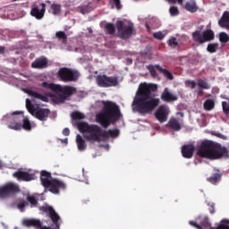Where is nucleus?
<instances>
[{
	"label": "nucleus",
	"mask_w": 229,
	"mask_h": 229,
	"mask_svg": "<svg viewBox=\"0 0 229 229\" xmlns=\"http://www.w3.org/2000/svg\"><path fill=\"white\" fill-rule=\"evenodd\" d=\"M77 127L81 133H83L84 139L89 142H101L107 139H115L119 137L118 129L105 131L97 124H89L87 122H81L77 123Z\"/></svg>",
	"instance_id": "1"
},
{
	"label": "nucleus",
	"mask_w": 229,
	"mask_h": 229,
	"mask_svg": "<svg viewBox=\"0 0 229 229\" xmlns=\"http://www.w3.org/2000/svg\"><path fill=\"white\" fill-rule=\"evenodd\" d=\"M197 155L201 158H208V160L229 158V152L226 147H223L221 144L208 140H204L200 143Z\"/></svg>",
	"instance_id": "2"
},
{
	"label": "nucleus",
	"mask_w": 229,
	"mask_h": 229,
	"mask_svg": "<svg viewBox=\"0 0 229 229\" xmlns=\"http://www.w3.org/2000/svg\"><path fill=\"white\" fill-rule=\"evenodd\" d=\"M123 114L119 106L114 102L107 101L104 103L103 111L96 115V120L102 128H108L111 123H117Z\"/></svg>",
	"instance_id": "3"
},
{
	"label": "nucleus",
	"mask_w": 229,
	"mask_h": 229,
	"mask_svg": "<svg viewBox=\"0 0 229 229\" xmlns=\"http://www.w3.org/2000/svg\"><path fill=\"white\" fill-rule=\"evenodd\" d=\"M41 87L43 89H47L48 90H52V92H55V94H62L65 97L66 99H69L71 96L76 94V88L72 86H60L55 83L42 82Z\"/></svg>",
	"instance_id": "4"
},
{
	"label": "nucleus",
	"mask_w": 229,
	"mask_h": 229,
	"mask_svg": "<svg viewBox=\"0 0 229 229\" xmlns=\"http://www.w3.org/2000/svg\"><path fill=\"white\" fill-rule=\"evenodd\" d=\"M116 29L118 31V37L123 40H128V38L133 35V31H135L133 23L123 22L121 20L116 21Z\"/></svg>",
	"instance_id": "5"
},
{
	"label": "nucleus",
	"mask_w": 229,
	"mask_h": 229,
	"mask_svg": "<svg viewBox=\"0 0 229 229\" xmlns=\"http://www.w3.org/2000/svg\"><path fill=\"white\" fill-rule=\"evenodd\" d=\"M131 109L133 112L144 114V82H141L138 88L131 104Z\"/></svg>",
	"instance_id": "6"
},
{
	"label": "nucleus",
	"mask_w": 229,
	"mask_h": 229,
	"mask_svg": "<svg viewBox=\"0 0 229 229\" xmlns=\"http://www.w3.org/2000/svg\"><path fill=\"white\" fill-rule=\"evenodd\" d=\"M57 77L60 81L69 83L70 81H78L80 78V72L71 68L63 67L57 72Z\"/></svg>",
	"instance_id": "7"
},
{
	"label": "nucleus",
	"mask_w": 229,
	"mask_h": 229,
	"mask_svg": "<svg viewBox=\"0 0 229 229\" xmlns=\"http://www.w3.org/2000/svg\"><path fill=\"white\" fill-rule=\"evenodd\" d=\"M193 42L197 44H205V42H211L216 38V34L212 30H206L203 32L200 30H195L191 34Z\"/></svg>",
	"instance_id": "8"
},
{
	"label": "nucleus",
	"mask_w": 229,
	"mask_h": 229,
	"mask_svg": "<svg viewBox=\"0 0 229 229\" xmlns=\"http://www.w3.org/2000/svg\"><path fill=\"white\" fill-rule=\"evenodd\" d=\"M96 81L98 87H102L104 89L119 86L118 76H107L106 74H100L97 76Z\"/></svg>",
	"instance_id": "9"
},
{
	"label": "nucleus",
	"mask_w": 229,
	"mask_h": 229,
	"mask_svg": "<svg viewBox=\"0 0 229 229\" xmlns=\"http://www.w3.org/2000/svg\"><path fill=\"white\" fill-rule=\"evenodd\" d=\"M18 192H21V188L15 182H7L0 187V199H5V198H11L15 196Z\"/></svg>",
	"instance_id": "10"
},
{
	"label": "nucleus",
	"mask_w": 229,
	"mask_h": 229,
	"mask_svg": "<svg viewBox=\"0 0 229 229\" xmlns=\"http://www.w3.org/2000/svg\"><path fill=\"white\" fill-rule=\"evenodd\" d=\"M40 210L48 214V217H50L52 223L55 225V227L53 229H60L62 219L60 218V216L57 215L56 211H55V208H53V207L43 206L40 208Z\"/></svg>",
	"instance_id": "11"
},
{
	"label": "nucleus",
	"mask_w": 229,
	"mask_h": 229,
	"mask_svg": "<svg viewBox=\"0 0 229 229\" xmlns=\"http://www.w3.org/2000/svg\"><path fill=\"white\" fill-rule=\"evenodd\" d=\"M19 114H23L22 112H13L12 114H6L4 116L5 119H9V124L8 128L10 130H22V123H21V117L19 116Z\"/></svg>",
	"instance_id": "12"
},
{
	"label": "nucleus",
	"mask_w": 229,
	"mask_h": 229,
	"mask_svg": "<svg viewBox=\"0 0 229 229\" xmlns=\"http://www.w3.org/2000/svg\"><path fill=\"white\" fill-rule=\"evenodd\" d=\"M160 105V98L154 97H144V114H151Z\"/></svg>",
	"instance_id": "13"
},
{
	"label": "nucleus",
	"mask_w": 229,
	"mask_h": 229,
	"mask_svg": "<svg viewBox=\"0 0 229 229\" xmlns=\"http://www.w3.org/2000/svg\"><path fill=\"white\" fill-rule=\"evenodd\" d=\"M154 115L159 123H165L167 117H169V107L165 105L159 106Z\"/></svg>",
	"instance_id": "14"
},
{
	"label": "nucleus",
	"mask_w": 229,
	"mask_h": 229,
	"mask_svg": "<svg viewBox=\"0 0 229 229\" xmlns=\"http://www.w3.org/2000/svg\"><path fill=\"white\" fill-rule=\"evenodd\" d=\"M67 185L63 181H60L59 179H52L50 182V186L47 189L52 194H60V191H65Z\"/></svg>",
	"instance_id": "15"
},
{
	"label": "nucleus",
	"mask_w": 229,
	"mask_h": 229,
	"mask_svg": "<svg viewBox=\"0 0 229 229\" xmlns=\"http://www.w3.org/2000/svg\"><path fill=\"white\" fill-rule=\"evenodd\" d=\"M13 176L14 178H17V180H21L22 182H31L32 180H35V174L23 172L21 169L14 172L13 174Z\"/></svg>",
	"instance_id": "16"
},
{
	"label": "nucleus",
	"mask_w": 229,
	"mask_h": 229,
	"mask_svg": "<svg viewBox=\"0 0 229 229\" xmlns=\"http://www.w3.org/2000/svg\"><path fill=\"white\" fill-rule=\"evenodd\" d=\"M53 176L51 175V173L43 170L40 173V182H41V185L45 188V189H48V187L51 186V182L53 181Z\"/></svg>",
	"instance_id": "17"
},
{
	"label": "nucleus",
	"mask_w": 229,
	"mask_h": 229,
	"mask_svg": "<svg viewBox=\"0 0 229 229\" xmlns=\"http://www.w3.org/2000/svg\"><path fill=\"white\" fill-rule=\"evenodd\" d=\"M49 114H51V110L47 108H36V111L34 113V115L36 119H38V121L46 122L49 118Z\"/></svg>",
	"instance_id": "18"
},
{
	"label": "nucleus",
	"mask_w": 229,
	"mask_h": 229,
	"mask_svg": "<svg viewBox=\"0 0 229 229\" xmlns=\"http://www.w3.org/2000/svg\"><path fill=\"white\" fill-rule=\"evenodd\" d=\"M196 147L193 144H186L182 147V155L183 158H192L194 157Z\"/></svg>",
	"instance_id": "19"
},
{
	"label": "nucleus",
	"mask_w": 229,
	"mask_h": 229,
	"mask_svg": "<svg viewBox=\"0 0 229 229\" xmlns=\"http://www.w3.org/2000/svg\"><path fill=\"white\" fill-rule=\"evenodd\" d=\"M23 226H34L38 229H51L46 225H42V222L38 219H24L22 222Z\"/></svg>",
	"instance_id": "20"
},
{
	"label": "nucleus",
	"mask_w": 229,
	"mask_h": 229,
	"mask_svg": "<svg viewBox=\"0 0 229 229\" xmlns=\"http://www.w3.org/2000/svg\"><path fill=\"white\" fill-rule=\"evenodd\" d=\"M49 62L46 57H38L32 64V69H47L48 67Z\"/></svg>",
	"instance_id": "21"
},
{
	"label": "nucleus",
	"mask_w": 229,
	"mask_h": 229,
	"mask_svg": "<svg viewBox=\"0 0 229 229\" xmlns=\"http://www.w3.org/2000/svg\"><path fill=\"white\" fill-rule=\"evenodd\" d=\"M158 90V85L155 83L144 82V98L152 97V92Z\"/></svg>",
	"instance_id": "22"
},
{
	"label": "nucleus",
	"mask_w": 229,
	"mask_h": 229,
	"mask_svg": "<svg viewBox=\"0 0 229 229\" xmlns=\"http://www.w3.org/2000/svg\"><path fill=\"white\" fill-rule=\"evenodd\" d=\"M161 99L165 103H171V101H178V97L173 95L171 92H169V89L165 88L161 94Z\"/></svg>",
	"instance_id": "23"
},
{
	"label": "nucleus",
	"mask_w": 229,
	"mask_h": 229,
	"mask_svg": "<svg viewBox=\"0 0 229 229\" xmlns=\"http://www.w3.org/2000/svg\"><path fill=\"white\" fill-rule=\"evenodd\" d=\"M41 6V10H39L38 7H34L31 9L30 15L35 17V19L40 20L44 17V13H46V4H42Z\"/></svg>",
	"instance_id": "24"
},
{
	"label": "nucleus",
	"mask_w": 229,
	"mask_h": 229,
	"mask_svg": "<svg viewBox=\"0 0 229 229\" xmlns=\"http://www.w3.org/2000/svg\"><path fill=\"white\" fill-rule=\"evenodd\" d=\"M218 26L229 30V12L225 11L220 20L218 21Z\"/></svg>",
	"instance_id": "25"
},
{
	"label": "nucleus",
	"mask_w": 229,
	"mask_h": 229,
	"mask_svg": "<svg viewBox=\"0 0 229 229\" xmlns=\"http://www.w3.org/2000/svg\"><path fill=\"white\" fill-rule=\"evenodd\" d=\"M27 94H29V96H31L32 98H35L36 99H39L40 101H44V103H47L49 102V98H47V95H42L37 91H33L31 89H29L27 91Z\"/></svg>",
	"instance_id": "26"
},
{
	"label": "nucleus",
	"mask_w": 229,
	"mask_h": 229,
	"mask_svg": "<svg viewBox=\"0 0 229 229\" xmlns=\"http://www.w3.org/2000/svg\"><path fill=\"white\" fill-rule=\"evenodd\" d=\"M168 128L174 130V131H180L182 130V124L176 118H171L167 123Z\"/></svg>",
	"instance_id": "27"
},
{
	"label": "nucleus",
	"mask_w": 229,
	"mask_h": 229,
	"mask_svg": "<svg viewBox=\"0 0 229 229\" xmlns=\"http://www.w3.org/2000/svg\"><path fill=\"white\" fill-rule=\"evenodd\" d=\"M184 8L187 12H190V13H196V12H198V4L195 0L186 2Z\"/></svg>",
	"instance_id": "28"
},
{
	"label": "nucleus",
	"mask_w": 229,
	"mask_h": 229,
	"mask_svg": "<svg viewBox=\"0 0 229 229\" xmlns=\"http://www.w3.org/2000/svg\"><path fill=\"white\" fill-rule=\"evenodd\" d=\"M222 176L223 174H221L219 170H216V172L213 174L210 177H208L207 180L208 182H209V183L216 185V183H219V182H221Z\"/></svg>",
	"instance_id": "29"
},
{
	"label": "nucleus",
	"mask_w": 229,
	"mask_h": 229,
	"mask_svg": "<svg viewBox=\"0 0 229 229\" xmlns=\"http://www.w3.org/2000/svg\"><path fill=\"white\" fill-rule=\"evenodd\" d=\"M157 71H158L160 74H163V76H165L166 80H170V81H173V80H174V76L171 72H169V70L163 68L162 66H157Z\"/></svg>",
	"instance_id": "30"
},
{
	"label": "nucleus",
	"mask_w": 229,
	"mask_h": 229,
	"mask_svg": "<svg viewBox=\"0 0 229 229\" xmlns=\"http://www.w3.org/2000/svg\"><path fill=\"white\" fill-rule=\"evenodd\" d=\"M76 144L79 151H85V149H87V143L85 142V140H83V137H81L80 134H77L76 136Z\"/></svg>",
	"instance_id": "31"
},
{
	"label": "nucleus",
	"mask_w": 229,
	"mask_h": 229,
	"mask_svg": "<svg viewBox=\"0 0 229 229\" xmlns=\"http://www.w3.org/2000/svg\"><path fill=\"white\" fill-rule=\"evenodd\" d=\"M216 106V102H214L213 99H207L204 102V109H206L208 112H210V110H214Z\"/></svg>",
	"instance_id": "32"
},
{
	"label": "nucleus",
	"mask_w": 229,
	"mask_h": 229,
	"mask_svg": "<svg viewBox=\"0 0 229 229\" xmlns=\"http://www.w3.org/2000/svg\"><path fill=\"white\" fill-rule=\"evenodd\" d=\"M50 10L53 15H59L60 12H62V5L60 4H52Z\"/></svg>",
	"instance_id": "33"
},
{
	"label": "nucleus",
	"mask_w": 229,
	"mask_h": 229,
	"mask_svg": "<svg viewBox=\"0 0 229 229\" xmlns=\"http://www.w3.org/2000/svg\"><path fill=\"white\" fill-rule=\"evenodd\" d=\"M105 30L107 35H114L115 34V25L114 23H106L105 25Z\"/></svg>",
	"instance_id": "34"
},
{
	"label": "nucleus",
	"mask_w": 229,
	"mask_h": 229,
	"mask_svg": "<svg viewBox=\"0 0 229 229\" xmlns=\"http://www.w3.org/2000/svg\"><path fill=\"white\" fill-rule=\"evenodd\" d=\"M210 229H229V220L223 219L216 227H211Z\"/></svg>",
	"instance_id": "35"
},
{
	"label": "nucleus",
	"mask_w": 229,
	"mask_h": 229,
	"mask_svg": "<svg viewBox=\"0 0 229 229\" xmlns=\"http://www.w3.org/2000/svg\"><path fill=\"white\" fill-rule=\"evenodd\" d=\"M160 66L159 64H150L148 66H147V69L149 71L150 76H152V78H157V76H158V73H157V67Z\"/></svg>",
	"instance_id": "36"
},
{
	"label": "nucleus",
	"mask_w": 229,
	"mask_h": 229,
	"mask_svg": "<svg viewBox=\"0 0 229 229\" xmlns=\"http://www.w3.org/2000/svg\"><path fill=\"white\" fill-rule=\"evenodd\" d=\"M198 87H199V89H202L204 90H208L210 89V84H208V82H207V81L201 80L199 79L197 82Z\"/></svg>",
	"instance_id": "37"
},
{
	"label": "nucleus",
	"mask_w": 229,
	"mask_h": 229,
	"mask_svg": "<svg viewBox=\"0 0 229 229\" xmlns=\"http://www.w3.org/2000/svg\"><path fill=\"white\" fill-rule=\"evenodd\" d=\"M26 108L28 112L32 114H35V112L37 111V108H35V106L31 104V100H30L29 98L26 99Z\"/></svg>",
	"instance_id": "38"
},
{
	"label": "nucleus",
	"mask_w": 229,
	"mask_h": 229,
	"mask_svg": "<svg viewBox=\"0 0 229 229\" xmlns=\"http://www.w3.org/2000/svg\"><path fill=\"white\" fill-rule=\"evenodd\" d=\"M219 47V43H209L207 47L208 53H216Z\"/></svg>",
	"instance_id": "39"
},
{
	"label": "nucleus",
	"mask_w": 229,
	"mask_h": 229,
	"mask_svg": "<svg viewBox=\"0 0 229 229\" xmlns=\"http://www.w3.org/2000/svg\"><path fill=\"white\" fill-rule=\"evenodd\" d=\"M55 37L59 39L62 40L63 44H65L67 42V34L64 31H57L55 33Z\"/></svg>",
	"instance_id": "40"
},
{
	"label": "nucleus",
	"mask_w": 229,
	"mask_h": 229,
	"mask_svg": "<svg viewBox=\"0 0 229 229\" xmlns=\"http://www.w3.org/2000/svg\"><path fill=\"white\" fill-rule=\"evenodd\" d=\"M219 41L221 44H228L229 42V36L226 32H220L219 33Z\"/></svg>",
	"instance_id": "41"
},
{
	"label": "nucleus",
	"mask_w": 229,
	"mask_h": 229,
	"mask_svg": "<svg viewBox=\"0 0 229 229\" xmlns=\"http://www.w3.org/2000/svg\"><path fill=\"white\" fill-rule=\"evenodd\" d=\"M21 128H23V130H27V131H30V130H31V123H30V119L28 118L23 119V123L21 124Z\"/></svg>",
	"instance_id": "42"
},
{
	"label": "nucleus",
	"mask_w": 229,
	"mask_h": 229,
	"mask_svg": "<svg viewBox=\"0 0 229 229\" xmlns=\"http://www.w3.org/2000/svg\"><path fill=\"white\" fill-rule=\"evenodd\" d=\"M169 13L172 17H176V15H180V10H178V7L174 5L170 7Z\"/></svg>",
	"instance_id": "43"
},
{
	"label": "nucleus",
	"mask_w": 229,
	"mask_h": 229,
	"mask_svg": "<svg viewBox=\"0 0 229 229\" xmlns=\"http://www.w3.org/2000/svg\"><path fill=\"white\" fill-rule=\"evenodd\" d=\"M84 117H85V114H83L81 112L74 111L73 113H72V118L73 120L83 119Z\"/></svg>",
	"instance_id": "44"
},
{
	"label": "nucleus",
	"mask_w": 229,
	"mask_h": 229,
	"mask_svg": "<svg viewBox=\"0 0 229 229\" xmlns=\"http://www.w3.org/2000/svg\"><path fill=\"white\" fill-rule=\"evenodd\" d=\"M167 43L170 47H177L178 39L176 38H171L170 39H168Z\"/></svg>",
	"instance_id": "45"
},
{
	"label": "nucleus",
	"mask_w": 229,
	"mask_h": 229,
	"mask_svg": "<svg viewBox=\"0 0 229 229\" xmlns=\"http://www.w3.org/2000/svg\"><path fill=\"white\" fill-rule=\"evenodd\" d=\"M27 199H28L29 203H30L31 207H37V204L38 203V201L37 200V199L34 196H28Z\"/></svg>",
	"instance_id": "46"
},
{
	"label": "nucleus",
	"mask_w": 229,
	"mask_h": 229,
	"mask_svg": "<svg viewBox=\"0 0 229 229\" xmlns=\"http://www.w3.org/2000/svg\"><path fill=\"white\" fill-rule=\"evenodd\" d=\"M222 108L223 112L225 114V115H229V104L226 101L222 102Z\"/></svg>",
	"instance_id": "47"
},
{
	"label": "nucleus",
	"mask_w": 229,
	"mask_h": 229,
	"mask_svg": "<svg viewBox=\"0 0 229 229\" xmlns=\"http://www.w3.org/2000/svg\"><path fill=\"white\" fill-rule=\"evenodd\" d=\"M56 101L57 103H65V101H67V98L62 93H57Z\"/></svg>",
	"instance_id": "48"
},
{
	"label": "nucleus",
	"mask_w": 229,
	"mask_h": 229,
	"mask_svg": "<svg viewBox=\"0 0 229 229\" xmlns=\"http://www.w3.org/2000/svg\"><path fill=\"white\" fill-rule=\"evenodd\" d=\"M185 85L186 87H190V89H196L197 83L194 81H186Z\"/></svg>",
	"instance_id": "49"
},
{
	"label": "nucleus",
	"mask_w": 229,
	"mask_h": 229,
	"mask_svg": "<svg viewBox=\"0 0 229 229\" xmlns=\"http://www.w3.org/2000/svg\"><path fill=\"white\" fill-rule=\"evenodd\" d=\"M154 38H157V40H162L164 39V37H165V35H164L162 32L158 31V32H155L153 34Z\"/></svg>",
	"instance_id": "50"
},
{
	"label": "nucleus",
	"mask_w": 229,
	"mask_h": 229,
	"mask_svg": "<svg viewBox=\"0 0 229 229\" xmlns=\"http://www.w3.org/2000/svg\"><path fill=\"white\" fill-rule=\"evenodd\" d=\"M80 12L82 13V15H85L86 13H89V5H82L80 7Z\"/></svg>",
	"instance_id": "51"
},
{
	"label": "nucleus",
	"mask_w": 229,
	"mask_h": 229,
	"mask_svg": "<svg viewBox=\"0 0 229 229\" xmlns=\"http://www.w3.org/2000/svg\"><path fill=\"white\" fill-rule=\"evenodd\" d=\"M167 3H169V4H176L178 3V4H183V0H165Z\"/></svg>",
	"instance_id": "52"
},
{
	"label": "nucleus",
	"mask_w": 229,
	"mask_h": 229,
	"mask_svg": "<svg viewBox=\"0 0 229 229\" xmlns=\"http://www.w3.org/2000/svg\"><path fill=\"white\" fill-rule=\"evenodd\" d=\"M200 226H204V228H210V223H208V220L207 218H205L201 223H200Z\"/></svg>",
	"instance_id": "53"
},
{
	"label": "nucleus",
	"mask_w": 229,
	"mask_h": 229,
	"mask_svg": "<svg viewBox=\"0 0 229 229\" xmlns=\"http://www.w3.org/2000/svg\"><path fill=\"white\" fill-rule=\"evenodd\" d=\"M113 2L117 10H121V8H123V4H121V0H113Z\"/></svg>",
	"instance_id": "54"
},
{
	"label": "nucleus",
	"mask_w": 229,
	"mask_h": 229,
	"mask_svg": "<svg viewBox=\"0 0 229 229\" xmlns=\"http://www.w3.org/2000/svg\"><path fill=\"white\" fill-rule=\"evenodd\" d=\"M190 225H191V226H194V228L203 229V227H201V225H199L198 223H196L194 221H190Z\"/></svg>",
	"instance_id": "55"
},
{
	"label": "nucleus",
	"mask_w": 229,
	"mask_h": 229,
	"mask_svg": "<svg viewBox=\"0 0 229 229\" xmlns=\"http://www.w3.org/2000/svg\"><path fill=\"white\" fill-rule=\"evenodd\" d=\"M26 205H28V202L21 201V202L18 203V208H20V210H22L26 207Z\"/></svg>",
	"instance_id": "56"
},
{
	"label": "nucleus",
	"mask_w": 229,
	"mask_h": 229,
	"mask_svg": "<svg viewBox=\"0 0 229 229\" xmlns=\"http://www.w3.org/2000/svg\"><path fill=\"white\" fill-rule=\"evenodd\" d=\"M63 135H64L65 137H69V135H71V131L69 130V128H64L63 130Z\"/></svg>",
	"instance_id": "57"
},
{
	"label": "nucleus",
	"mask_w": 229,
	"mask_h": 229,
	"mask_svg": "<svg viewBox=\"0 0 229 229\" xmlns=\"http://www.w3.org/2000/svg\"><path fill=\"white\" fill-rule=\"evenodd\" d=\"M5 49L6 48L4 47H0V55H4Z\"/></svg>",
	"instance_id": "58"
},
{
	"label": "nucleus",
	"mask_w": 229,
	"mask_h": 229,
	"mask_svg": "<svg viewBox=\"0 0 229 229\" xmlns=\"http://www.w3.org/2000/svg\"><path fill=\"white\" fill-rule=\"evenodd\" d=\"M145 27H146L148 32V33H151V27H149V24L146 23V24H145Z\"/></svg>",
	"instance_id": "59"
},
{
	"label": "nucleus",
	"mask_w": 229,
	"mask_h": 229,
	"mask_svg": "<svg viewBox=\"0 0 229 229\" xmlns=\"http://www.w3.org/2000/svg\"><path fill=\"white\" fill-rule=\"evenodd\" d=\"M197 92L199 96H203V89H199Z\"/></svg>",
	"instance_id": "60"
},
{
	"label": "nucleus",
	"mask_w": 229,
	"mask_h": 229,
	"mask_svg": "<svg viewBox=\"0 0 229 229\" xmlns=\"http://www.w3.org/2000/svg\"><path fill=\"white\" fill-rule=\"evenodd\" d=\"M62 142H63L64 144H67V143H68L67 138H65L64 140H62Z\"/></svg>",
	"instance_id": "61"
},
{
	"label": "nucleus",
	"mask_w": 229,
	"mask_h": 229,
	"mask_svg": "<svg viewBox=\"0 0 229 229\" xmlns=\"http://www.w3.org/2000/svg\"><path fill=\"white\" fill-rule=\"evenodd\" d=\"M215 212L216 211L214 209L210 211L211 214H214Z\"/></svg>",
	"instance_id": "62"
},
{
	"label": "nucleus",
	"mask_w": 229,
	"mask_h": 229,
	"mask_svg": "<svg viewBox=\"0 0 229 229\" xmlns=\"http://www.w3.org/2000/svg\"><path fill=\"white\" fill-rule=\"evenodd\" d=\"M49 98H53V94H48Z\"/></svg>",
	"instance_id": "63"
},
{
	"label": "nucleus",
	"mask_w": 229,
	"mask_h": 229,
	"mask_svg": "<svg viewBox=\"0 0 229 229\" xmlns=\"http://www.w3.org/2000/svg\"><path fill=\"white\" fill-rule=\"evenodd\" d=\"M1 165H1V161H0V167H1Z\"/></svg>",
	"instance_id": "64"
}]
</instances>
